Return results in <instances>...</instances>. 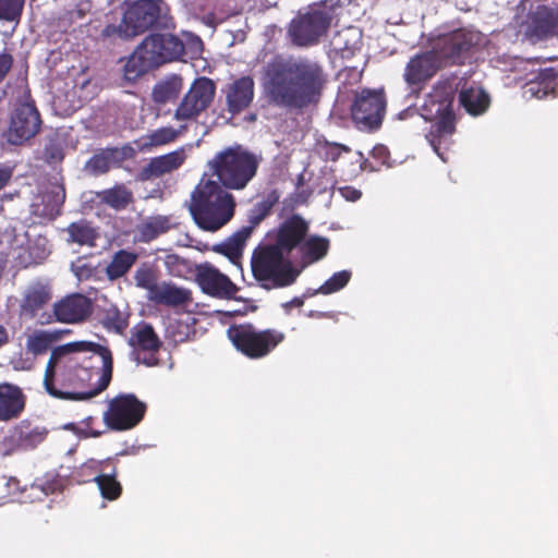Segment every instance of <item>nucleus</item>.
<instances>
[{"mask_svg": "<svg viewBox=\"0 0 558 558\" xmlns=\"http://www.w3.org/2000/svg\"><path fill=\"white\" fill-rule=\"evenodd\" d=\"M332 21V15L325 9H311L299 13L288 26L291 44L300 48L316 46L326 36Z\"/></svg>", "mask_w": 558, "mask_h": 558, "instance_id": "6e6552de", "label": "nucleus"}, {"mask_svg": "<svg viewBox=\"0 0 558 558\" xmlns=\"http://www.w3.org/2000/svg\"><path fill=\"white\" fill-rule=\"evenodd\" d=\"M477 34L459 28L440 35L435 41V51L450 64H462L471 49L477 44Z\"/></svg>", "mask_w": 558, "mask_h": 558, "instance_id": "ddd939ff", "label": "nucleus"}, {"mask_svg": "<svg viewBox=\"0 0 558 558\" xmlns=\"http://www.w3.org/2000/svg\"><path fill=\"white\" fill-rule=\"evenodd\" d=\"M101 324L107 330L123 335L129 326V315L121 312L116 305H111L105 310Z\"/></svg>", "mask_w": 558, "mask_h": 558, "instance_id": "4c0bfd02", "label": "nucleus"}, {"mask_svg": "<svg viewBox=\"0 0 558 558\" xmlns=\"http://www.w3.org/2000/svg\"><path fill=\"white\" fill-rule=\"evenodd\" d=\"M558 33V11L547 5H537L527 14L525 37L533 43L554 37Z\"/></svg>", "mask_w": 558, "mask_h": 558, "instance_id": "dca6fc26", "label": "nucleus"}, {"mask_svg": "<svg viewBox=\"0 0 558 558\" xmlns=\"http://www.w3.org/2000/svg\"><path fill=\"white\" fill-rule=\"evenodd\" d=\"M318 155L326 161H337L342 154L350 153L351 148L347 145L323 141L316 145Z\"/></svg>", "mask_w": 558, "mask_h": 558, "instance_id": "c03bdc74", "label": "nucleus"}, {"mask_svg": "<svg viewBox=\"0 0 558 558\" xmlns=\"http://www.w3.org/2000/svg\"><path fill=\"white\" fill-rule=\"evenodd\" d=\"M456 89L454 80H439L421 106V116L426 121L433 122L427 138L444 161L446 158L440 153V145L456 131V116L452 108Z\"/></svg>", "mask_w": 558, "mask_h": 558, "instance_id": "20e7f679", "label": "nucleus"}, {"mask_svg": "<svg viewBox=\"0 0 558 558\" xmlns=\"http://www.w3.org/2000/svg\"><path fill=\"white\" fill-rule=\"evenodd\" d=\"M182 86V78L180 76H173L155 86L153 90L154 100L158 104L173 101L179 97Z\"/></svg>", "mask_w": 558, "mask_h": 558, "instance_id": "e433bc0d", "label": "nucleus"}, {"mask_svg": "<svg viewBox=\"0 0 558 558\" xmlns=\"http://www.w3.org/2000/svg\"><path fill=\"white\" fill-rule=\"evenodd\" d=\"M341 196H343L347 201L355 202L361 198L362 192L353 186H342L339 189Z\"/></svg>", "mask_w": 558, "mask_h": 558, "instance_id": "864d4df0", "label": "nucleus"}, {"mask_svg": "<svg viewBox=\"0 0 558 558\" xmlns=\"http://www.w3.org/2000/svg\"><path fill=\"white\" fill-rule=\"evenodd\" d=\"M143 43L158 66L178 60L185 54V45L172 34H151Z\"/></svg>", "mask_w": 558, "mask_h": 558, "instance_id": "f3484780", "label": "nucleus"}, {"mask_svg": "<svg viewBox=\"0 0 558 558\" xmlns=\"http://www.w3.org/2000/svg\"><path fill=\"white\" fill-rule=\"evenodd\" d=\"M251 269L254 279L266 290L291 286L300 275L289 256L271 243L259 244L254 248Z\"/></svg>", "mask_w": 558, "mask_h": 558, "instance_id": "423d86ee", "label": "nucleus"}, {"mask_svg": "<svg viewBox=\"0 0 558 558\" xmlns=\"http://www.w3.org/2000/svg\"><path fill=\"white\" fill-rule=\"evenodd\" d=\"M101 496L107 500H117L122 494V485L114 474H99L94 478Z\"/></svg>", "mask_w": 558, "mask_h": 558, "instance_id": "ea45409f", "label": "nucleus"}, {"mask_svg": "<svg viewBox=\"0 0 558 558\" xmlns=\"http://www.w3.org/2000/svg\"><path fill=\"white\" fill-rule=\"evenodd\" d=\"M183 149H178L158 157H154L143 167L137 177L141 181H149L178 170L185 161Z\"/></svg>", "mask_w": 558, "mask_h": 558, "instance_id": "5701e85b", "label": "nucleus"}, {"mask_svg": "<svg viewBox=\"0 0 558 558\" xmlns=\"http://www.w3.org/2000/svg\"><path fill=\"white\" fill-rule=\"evenodd\" d=\"M215 251L229 257L232 262H235L242 255L243 248L230 238L228 242L217 245Z\"/></svg>", "mask_w": 558, "mask_h": 558, "instance_id": "09e8293b", "label": "nucleus"}, {"mask_svg": "<svg viewBox=\"0 0 558 558\" xmlns=\"http://www.w3.org/2000/svg\"><path fill=\"white\" fill-rule=\"evenodd\" d=\"M227 335L233 347L252 360L267 356L286 339L284 332L278 329H257L250 323L231 325Z\"/></svg>", "mask_w": 558, "mask_h": 558, "instance_id": "0eeeda50", "label": "nucleus"}, {"mask_svg": "<svg viewBox=\"0 0 558 558\" xmlns=\"http://www.w3.org/2000/svg\"><path fill=\"white\" fill-rule=\"evenodd\" d=\"M68 233L70 241L80 245H94L97 239L96 231L84 220L72 222L68 227Z\"/></svg>", "mask_w": 558, "mask_h": 558, "instance_id": "58836bf2", "label": "nucleus"}, {"mask_svg": "<svg viewBox=\"0 0 558 558\" xmlns=\"http://www.w3.org/2000/svg\"><path fill=\"white\" fill-rule=\"evenodd\" d=\"M256 226L257 225L250 223L248 226L242 227L231 238L243 248Z\"/></svg>", "mask_w": 558, "mask_h": 558, "instance_id": "3c124183", "label": "nucleus"}, {"mask_svg": "<svg viewBox=\"0 0 558 558\" xmlns=\"http://www.w3.org/2000/svg\"><path fill=\"white\" fill-rule=\"evenodd\" d=\"M40 125V114L36 106L31 102L21 104L12 113L8 141L13 145H21L34 137Z\"/></svg>", "mask_w": 558, "mask_h": 558, "instance_id": "2eb2a0df", "label": "nucleus"}, {"mask_svg": "<svg viewBox=\"0 0 558 558\" xmlns=\"http://www.w3.org/2000/svg\"><path fill=\"white\" fill-rule=\"evenodd\" d=\"M489 96L480 86H463L459 93V104L471 116H480L489 107Z\"/></svg>", "mask_w": 558, "mask_h": 558, "instance_id": "c85d7f7f", "label": "nucleus"}, {"mask_svg": "<svg viewBox=\"0 0 558 558\" xmlns=\"http://www.w3.org/2000/svg\"><path fill=\"white\" fill-rule=\"evenodd\" d=\"M9 342V335L7 329L0 325V348Z\"/></svg>", "mask_w": 558, "mask_h": 558, "instance_id": "bf43d9fd", "label": "nucleus"}, {"mask_svg": "<svg viewBox=\"0 0 558 558\" xmlns=\"http://www.w3.org/2000/svg\"><path fill=\"white\" fill-rule=\"evenodd\" d=\"M351 277L352 272L350 270L335 272L317 289L316 293L328 295L338 292L349 283Z\"/></svg>", "mask_w": 558, "mask_h": 558, "instance_id": "37998d69", "label": "nucleus"}, {"mask_svg": "<svg viewBox=\"0 0 558 558\" xmlns=\"http://www.w3.org/2000/svg\"><path fill=\"white\" fill-rule=\"evenodd\" d=\"M272 205L274 201L270 199H264L255 204L248 217L250 223L259 225L270 214Z\"/></svg>", "mask_w": 558, "mask_h": 558, "instance_id": "de8ad7c7", "label": "nucleus"}, {"mask_svg": "<svg viewBox=\"0 0 558 558\" xmlns=\"http://www.w3.org/2000/svg\"><path fill=\"white\" fill-rule=\"evenodd\" d=\"M124 160L123 153L114 148H105L93 155L86 162V169L95 175L108 172L112 166H119Z\"/></svg>", "mask_w": 558, "mask_h": 558, "instance_id": "c756f323", "label": "nucleus"}, {"mask_svg": "<svg viewBox=\"0 0 558 558\" xmlns=\"http://www.w3.org/2000/svg\"><path fill=\"white\" fill-rule=\"evenodd\" d=\"M170 218L167 216H154L143 222L137 228L138 240L143 243H149L159 235L167 233L171 229Z\"/></svg>", "mask_w": 558, "mask_h": 558, "instance_id": "f704fd0d", "label": "nucleus"}, {"mask_svg": "<svg viewBox=\"0 0 558 558\" xmlns=\"http://www.w3.org/2000/svg\"><path fill=\"white\" fill-rule=\"evenodd\" d=\"M44 155L48 162H59L64 157L62 147L58 143H49L46 145Z\"/></svg>", "mask_w": 558, "mask_h": 558, "instance_id": "8fccbe9b", "label": "nucleus"}, {"mask_svg": "<svg viewBox=\"0 0 558 558\" xmlns=\"http://www.w3.org/2000/svg\"><path fill=\"white\" fill-rule=\"evenodd\" d=\"M386 97L383 90L362 89L355 94L351 116L360 130H377L384 119Z\"/></svg>", "mask_w": 558, "mask_h": 558, "instance_id": "9b49d317", "label": "nucleus"}, {"mask_svg": "<svg viewBox=\"0 0 558 558\" xmlns=\"http://www.w3.org/2000/svg\"><path fill=\"white\" fill-rule=\"evenodd\" d=\"M13 171L10 167L0 168V191L7 186L12 179Z\"/></svg>", "mask_w": 558, "mask_h": 558, "instance_id": "5fc2aeb1", "label": "nucleus"}, {"mask_svg": "<svg viewBox=\"0 0 558 558\" xmlns=\"http://www.w3.org/2000/svg\"><path fill=\"white\" fill-rule=\"evenodd\" d=\"M299 251L303 266L314 264L327 255L329 251V240L318 235H311L304 239Z\"/></svg>", "mask_w": 558, "mask_h": 558, "instance_id": "473e14b6", "label": "nucleus"}, {"mask_svg": "<svg viewBox=\"0 0 558 558\" xmlns=\"http://www.w3.org/2000/svg\"><path fill=\"white\" fill-rule=\"evenodd\" d=\"M372 155L373 157L380 159L381 162L385 163L386 159L389 157V151L386 146L377 145L373 148Z\"/></svg>", "mask_w": 558, "mask_h": 558, "instance_id": "6e6d98bb", "label": "nucleus"}, {"mask_svg": "<svg viewBox=\"0 0 558 558\" xmlns=\"http://www.w3.org/2000/svg\"><path fill=\"white\" fill-rule=\"evenodd\" d=\"M307 232L308 223L300 215H292L279 226L271 244L289 256L293 250L300 248Z\"/></svg>", "mask_w": 558, "mask_h": 558, "instance_id": "aec40b11", "label": "nucleus"}, {"mask_svg": "<svg viewBox=\"0 0 558 558\" xmlns=\"http://www.w3.org/2000/svg\"><path fill=\"white\" fill-rule=\"evenodd\" d=\"M330 45L341 59H351L362 48V34L355 27H347L336 32Z\"/></svg>", "mask_w": 558, "mask_h": 558, "instance_id": "bb28decb", "label": "nucleus"}, {"mask_svg": "<svg viewBox=\"0 0 558 558\" xmlns=\"http://www.w3.org/2000/svg\"><path fill=\"white\" fill-rule=\"evenodd\" d=\"M112 373L109 348L93 341H73L52 349L44 386L58 399L87 400L107 389Z\"/></svg>", "mask_w": 558, "mask_h": 558, "instance_id": "f257e3e1", "label": "nucleus"}, {"mask_svg": "<svg viewBox=\"0 0 558 558\" xmlns=\"http://www.w3.org/2000/svg\"><path fill=\"white\" fill-rule=\"evenodd\" d=\"M234 196L215 180H202L191 194L190 213L195 223L205 231H217L235 213Z\"/></svg>", "mask_w": 558, "mask_h": 558, "instance_id": "7ed1b4c3", "label": "nucleus"}, {"mask_svg": "<svg viewBox=\"0 0 558 558\" xmlns=\"http://www.w3.org/2000/svg\"><path fill=\"white\" fill-rule=\"evenodd\" d=\"M533 96H536V97H543V96H546L547 95V90H543L542 95H539L541 93V89H539V84H536V83H530L529 84V89H527Z\"/></svg>", "mask_w": 558, "mask_h": 558, "instance_id": "13d9d810", "label": "nucleus"}, {"mask_svg": "<svg viewBox=\"0 0 558 558\" xmlns=\"http://www.w3.org/2000/svg\"><path fill=\"white\" fill-rule=\"evenodd\" d=\"M13 61L14 60L11 53L7 51L0 53V83L5 78L12 69Z\"/></svg>", "mask_w": 558, "mask_h": 558, "instance_id": "603ef678", "label": "nucleus"}, {"mask_svg": "<svg viewBox=\"0 0 558 558\" xmlns=\"http://www.w3.org/2000/svg\"><path fill=\"white\" fill-rule=\"evenodd\" d=\"M64 429L74 432L75 434H78V428L74 423H69L64 425Z\"/></svg>", "mask_w": 558, "mask_h": 558, "instance_id": "680f3d73", "label": "nucleus"}, {"mask_svg": "<svg viewBox=\"0 0 558 558\" xmlns=\"http://www.w3.org/2000/svg\"><path fill=\"white\" fill-rule=\"evenodd\" d=\"M328 82L324 66L306 57L275 56L264 68L267 101L287 110H303L319 102Z\"/></svg>", "mask_w": 558, "mask_h": 558, "instance_id": "f03ea898", "label": "nucleus"}, {"mask_svg": "<svg viewBox=\"0 0 558 558\" xmlns=\"http://www.w3.org/2000/svg\"><path fill=\"white\" fill-rule=\"evenodd\" d=\"M437 71L435 56L432 52L420 53L408 62L404 80L409 85H420L430 80Z\"/></svg>", "mask_w": 558, "mask_h": 558, "instance_id": "b1692460", "label": "nucleus"}, {"mask_svg": "<svg viewBox=\"0 0 558 558\" xmlns=\"http://www.w3.org/2000/svg\"><path fill=\"white\" fill-rule=\"evenodd\" d=\"M147 407L133 393H121L110 400L104 414L106 425L113 430H128L144 418Z\"/></svg>", "mask_w": 558, "mask_h": 558, "instance_id": "9d476101", "label": "nucleus"}, {"mask_svg": "<svg viewBox=\"0 0 558 558\" xmlns=\"http://www.w3.org/2000/svg\"><path fill=\"white\" fill-rule=\"evenodd\" d=\"M147 299L155 304L169 307L185 306L193 300L191 290L166 281L159 284L153 295H147Z\"/></svg>", "mask_w": 558, "mask_h": 558, "instance_id": "393cba45", "label": "nucleus"}, {"mask_svg": "<svg viewBox=\"0 0 558 558\" xmlns=\"http://www.w3.org/2000/svg\"><path fill=\"white\" fill-rule=\"evenodd\" d=\"M49 434L45 426L33 425L29 421H21L14 426L12 437L23 449H34L44 442Z\"/></svg>", "mask_w": 558, "mask_h": 558, "instance_id": "cd10ccee", "label": "nucleus"}, {"mask_svg": "<svg viewBox=\"0 0 558 558\" xmlns=\"http://www.w3.org/2000/svg\"><path fill=\"white\" fill-rule=\"evenodd\" d=\"M179 132L172 126H162L151 131L145 136V142L142 146L143 149H150L153 147L162 146L172 143L178 137Z\"/></svg>", "mask_w": 558, "mask_h": 558, "instance_id": "a19ab883", "label": "nucleus"}, {"mask_svg": "<svg viewBox=\"0 0 558 558\" xmlns=\"http://www.w3.org/2000/svg\"><path fill=\"white\" fill-rule=\"evenodd\" d=\"M190 49L194 54H199L203 50V41L198 36H191Z\"/></svg>", "mask_w": 558, "mask_h": 558, "instance_id": "4d7b16f0", "label": "nucleus"}, {"mask_svg": "<svg viewBox=\"0 0 558 558\" xmlns=\"http://www.w3.org/2000/svg\"><path fill=\"white\" fill-rule=\"evenodd\" d=\"M138 259V255L135 252L128 250L117 251L106 266L105 274L110 281L118 280L125 276L131 268L135 265Z\"/></svg>", "mask_w": 558, "mask_h": 558, "instance_id": "2f4dec72", "label": "nucleus"}, {"mask_svg": "<svg viewBox=\"0 0 558 558\" xmlns=\"http://www.w3.org/2000/svg\"><path fill=\"white\" fill-rule=\"evenodd\" d=\"M97 196L102 204L117 211L124 210L134 202L132 191L124 184H116L110 189L102 190L97 193Z\"/></svg>", "mask_w": 558, "mask_h": 558, "instance_id": "72a5a7b5", "label": "nucleus"}, {"mask_svg": "<svg viewBox=\"0 0 558 558\" xmlns=\"http://www.w3.org/2000/svg\"><path fill=\"white\" fill-rule=\"evenodd\" d=\"M158 68L154 57L142 41L126 60L123 75L128 82H135L148 71Z\"/></svg>", "mask_w": 558, "mask_h": 558, "instance_id": "a878e982", "label": "nucleus"}, {"mask_svg": "<svg viewBox=\"0 0 558 558\" xmlns=\"http://www.w3.org/2000/svg\"><path fill=\"white\" fill-rule=\"evenodd\" d=\"M196 280L204 293L219 299H232L239 290L228 276L210 265L198 267Z\"/></svg>", "mask_w": 558, "mask_h": 558, "instance_id": "a211bd4d", "label": "nucleus"}, {"mask_svg": "<svg viewBox=\"0 0 558 558\" xmlns=\"http://www.w3.org/2000/svg\"><path fill=\"white\" fill-rule=\"evenodd\" d=\"M216 96L215 82L206 76L193 81L174 111L178 121L196 120L213 104Z\"/></svg>", "mask_w": 558, "mask_h": 558, "instance_id": "f8f14e48", "label": "nucleus"}, {"mask_svg": "<svg viewBox=\"0 0 558 558\" xmlns=\"http://www.w3.org/2000/svg\"><path fill=\"white\" fill-rule=\"evenodd\" d=\"M128 344L132 348V354L138 363L146 366L158 364L156 353L160 350L162 342L149 323L141 322L135 325L130 331Z\"/></svg>", "mask_w": 558, "mask_h": 558, "instance_id": "4468645a", "label": "nucleus"}, {"mask_svg": "<svg viewBox=\"0 0 558 558\" xmlns=\"http://www.w3.org/2000/svg\"><path fill=\"white\" fill-rule=\"evenodd\" d=\"M263 158L240 144L225 147L208 161L211 174L226 190L242 191L256 177Z\"/></svg>", "mask_w": 558, "mask_h": 558, "instance_id": "39448f33", "label": "nucleus"}, {"mask_svg": "<svg viewBox=\"0 0 558 558\" xmlns=\"http://www.w3.org/2000/svg\"><path fill=\"white\" fill-rule=\"evenodd\" d=\"M100 37L102 39H129L132 38V32L130 31L129 26L121 21L119 25L116 24H108L104 27V29L100 33Z\"/></svg>", "mask_w": 558, "mask_h": 558, "instance_id": "49530a36", "label": "nucleus"}, {"mask_svg": "<svg viewBox=\"0 0 558 558\" xmlns=\"http://www.w3.org/2000/svg\"><path fill=\"white\" fill-rule=\"evenodd\" d=\"M70 330H54V331H47L41 330L33 336H31L27 340V349L31 351L34 355H41L46 353L52 343L57 342L59 339H61L63 333H69Z\"/></svg>", "mask_w": 558, "mask_h": 558, "instance_id": "c9c22d12", "label": "nucleus"}, {"mask_svg": "<svg viewBox=\"0 0 558 558\" xmlns=\"http://www.w3.org/2000/svg\"><path fill=\"white\" fill-rule=\"evenodd\" d=\"M51 300L50 288L43 283H34L27 288L22 301V311L34 317Z\"/></svg>", "mask_w": 558, "mask_h": 558, "instance_id": "7c9ffc66", "label": "nucleus"}, {"mask_svg": "<svg viewBox=\"0 0 558 558\" xmlns=\"http://www.w3.org/2000/svg\"><path fill=\"white\" fill-rule=\"evenodd\" d=\"M92 312V301L81 293L66 295L53 304V315L59 323H81L86 320Z\"/></svg>", "mask_w": 558, "mask_h": 558, "instance_id": "6ab92c4d", "label": "nucleus"}, {"mask_svg": "<svg viewBox=\"0 0 558 558\" xmlns=\"http://www.w3.org/2000/svg\"><path fill=\"white\" fill-rule=\"evenodd\" d=\"M162 5V0H136L128 4L123 12V22L133 37L149 29L168 27L169 16Z\"/></svg>", "mask_w": 558, "mask_h": 558, "instance_id": "1a4fd4ad", "label": "nucleus"}, {"mask_svg": "<svg viewBox=\"0 0 558 558\" xmlns=\"http://www.w3.org/2000/svg\"><path fill=\"white\" fill-rule=\"evenodd\" d=\"M25 0H0V20L19 21L22 16Z\"/></svg>", "mask_w": 558, "mask_h": 558, "instance_id": "a18cd8bd", "label": "nucleus"}, {"mask_svg": "<svg viewBox=\"0 0 558 558\" xmlns=\"http://www.w3.org/2000/svg\"><path fill=\"white\" fill-rule=\"evenodd\" d=\"M303 303H304V302H303V300H302V299H300V298H294V299L290 302V304H291V305H294V306H296V307H301V306L303 305Z\"/></svg>", "mask_w": 558, "mask_h": 558, "instance_id": "e2e57ef3", "label": "nucleus"}, {"mask_svg": "<svg viewBox=\"0 0 558 558\" xmlns=\"http://www.w3.org/2000/svg\"><path fill=\"white\" fill-rule=\"evenodd\" d=\"M27 397L22 388L11 383H0V422L16 420L24 412Z\"/></svg>", "mask_w": 558, "mask_h": 558, "instance_id": "412c9836", "label": "nucleus"}, {"mask_svg": "<svg viewBox=\"0 0 558 558\" xmlns=\"http://www.w3.org/2000/svg\"><path fill=\"white\" fill-rule=\"evenodd\" d=\"M308 317H312V318H325V317H329V314L328 313H325V312H318V311H311L308 314H307Z\"/></svg>", "mask_w": 558, "mask_h": 558, "instance_id": "052dcab7", "label": "nucleus"}, {"mask_svg": "<svg viewBox=\"0 0 558 558\" xmlns=\"http://www.w3.org/2000/svg\"><path fill=\"white\" fill-rule=\"evenodd\" d=\"M254 87L251 76H242L229 84L225 90L228 112L236 116L248 108L254 98Z\"/></svg>", "mask_w": 558, "mask_h": 558, "instance_id": "4be33fe9", "label": "nucleus"}, {"mask_svg": "<svg viewBox=\"0 0 558 558\" xmlns=\"http://www.w3.org/2000/svg\"><path fill=\"white\" fill-rule=\"evenodd\" d=\"M134 280L136 287L147 290V295H153L160 284L156 270L147 264H143L136 269Z\"/></svg>", "mask_w": 558, "mask_h": 558, "instance_id": "79ce46f5", "label": "nucleus"}]
</instances>
